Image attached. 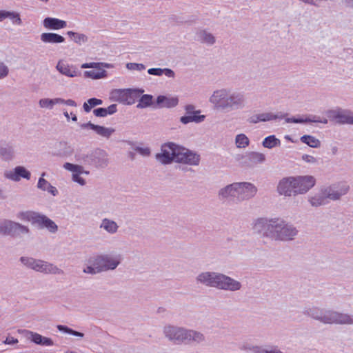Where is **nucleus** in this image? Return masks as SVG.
Wrapping results in <instances>:
<instances>
[{
  "mask_svg": "<svg viewBox=\"0 0 353 353\" xmlns=\"http://www.w3.org/2000/svg\"><path fill=\"white\" fill-rule=\"evenodd\" d=\"M312 175H295L281 178L276 184L277 194L283 197H292L307 194L316 185Z\"/></svg>",
  "mask_w": 353,
  "mask_h": 353,
  "instance_id": "f257e3e1",
  "label": "nucleus"
},
{
  "mask_svg": "<svg viewBox=\"0 0 353 353\" xmlns=\"http://www.w3.org/2000/svg\"><path fill=\"white\" fill-rule=\"evenodd\" d=\"M209 102L217 110H232L245 107L246 99L242 92H234L228 88L214 90L209 97Z\"/></svg>",
  "mask_w": 353,
  "mask_h": 353,
  "instance_id": "f03ea898",
  "label": "nucleus"
},
{
  "mask_svg": "<svg viewBox=\"0 0 353 353\" xmlns=\"http://www.w3.org/2000/svg\"><path fill=\"white\" fill-rule=\"evenodd\" d=\"M196 281L197 283L206 287L214 288L225 291L235 292L240 290L242 288L240 281L217 272H201L196 276Z\"/></svg>",
  "mask_w": 353,
  "mask_h": 353,
  "instance_id": "7ed1b4c3",
  "label": "nucleus"
},
{
  "mask_svg": "<svg viewBox=\"0 0 353 353\" xmlns=\"http://www.w3.org/2000/svg\"><path fill=\"white\" fill-rule=\"evenodd\" d=\"M163 334L168 341L177 345L199 343L205 340L204 334L201 332L172 324L164 325Z\"/></svg>",
  "mask_w": 353,
  "mask_h": 353,
  "instance_id": "20e7f679",
  "label": "nucleus"
},
{
  "mask_svg": "<svg viewBox=\"0 0 353 353\" xmlns=\"http://www.w3.org/2000/svg\"><path fill=\"white\" fill-rule=\"evenodd\" d=\"M119 254H101L90 257L83 269L85 274H97L115 270L121 263Z\"/></svg>",
  "mask_w": 353,
  "mask_h": 353,
  "instance_id": "39448f33",
  "label": "nucleus"
},
{
  "mask_svg": "<svg viewBox=\"0 0 353 353\" xmlns=\"http://www.w3.org/2000/svg\"><path fill=\"white\" fill-rule=\"evenodd\" d=\"M307 314L324 324L353 325V315L349 313L314 307L309 309Z\"/></svg>",
  "mask_w": 353,
  "mask_h": 353,
  "instance_id": "423d86ee",
  "label": "nucleus"
},
{
  "mask_svg": "<svg viewBox=\"0 0 353 353\" xmlns=\"http://www.w3.org/2000/svg\"><path fill=\"white\" fill-rule=\"evenodd\" d=\"M17 218L22 221L30 222L32 225L41 230H46L50 234H56L59 230L57 224L46 214L32 211H21Z\"/></svg>",
  "mask_w": 353,
  "mask_h": 353,
  "instance_id": "0eeeda50",
  "label": "nucleus"
},
{
  "mask_svg": "<svg viewBox=\"0 0 353 353\" xmlns=\"http://www.w3.org/2000/svg\"><path fill=\"white\" fill-rule=\"evenodd\" d=\"M299 234L297 228L292 223L280 217H274L271 239L279 241H291Z\"/></svg>",
  "mask_w": 353,
  "mask_h": 353,
  "instance_id": "6e6552de",
  "label": "nucleus"
},
{
  "mask_svg": "<svg viewBox=\"0 0 353 353\" xmlns=\"http://www.w3.org/2000/svg\"><path fill=\"white\" fill-rule=\"evenodd\" d=\"M20 261L26 268L42 274L60 275L63 273V271L57 265L44 260L21 256Z\"/></svg>",
  "mask_w": 353,
  "mask_h": 353,
  "instance_id": "1a4fd4ad",
  "label": "nucleus"
},
{
  "mask_svg": "<svg viewBox=\"0 0 353 353\" xmlns=\"http://www.w3.org/2000/svg\"><path fill=\"white\" fill-rule=\"evenodd\" d=\"M113 68L114 65L112 63L106 62H90L84 63L81 65V68L82 69H92L83 72V76L85 78L92 80H99L107 78L108 72L105 69H112Z\"/></svg>",
  "mask_w": 353,
  "mask_h": 353,
  "instance_id": "9d476101",
  "label": "nucleus"
},
{
  "mask_svg": "<svg viewBox=\"0 0 353 353\" xmlns=\"http://www.w3.org/2000/svg\"><path fill=\"white\" fill-rule=\"evenodd\" d=\"M76 160L96 168H105L109 163L108 153L101 149H97L86 154L76 155Z\"/></svg>",
  "mask_w": 353,
  "mask_h": 353,
  "instance_id": "9b49d317",
  "label": "nucleus"
},
{
  "mask_svg": "<svg viewBox=\"0 0 353 353\" xmlns=\"http://www.w3.org/2000/svg\"><path fill=\"white\" fill-rule=\"evenodd\" d=\"M179 145L172 142L163 144L160 152L155 155L157 161L163 165H168L172 162L176 163V154L179 152Z\"/></svg>",
  "mask_w": 353,
  "mask_h": 353,
  "instance_id": "f8f14e48",
  "label": "nucleus"
},
{
  "mask_svg": "<svg viewBox=\"0 0 353 353\" xmlns=\"http://www.w3.org/2000/svg\"><path fill=\"white\" fill-rule=\"evenodd\" d=\"M140 92L143 91L137 89H114L110 93V98L113 101L132 105Z\"/></svg>",
  "mask_w": 353,
  "mask_h": 353,
  "instance_id": "ddd939ff",
  "label": "nucleus"
},
{
  "mask_svg": "<svg viewBox=\"0 0 353 353\" xmlns=\"http://www.w3.org/2000/svg\"><path fill=\"white\" fill-rule=\"evenodd\" d=\"M236 201H244L254 198L258 192L257 187L248 181L234 182Z\"/></svg>",
  "mask_w": 353,
  "mask_h": 353,
  "instance_id": "4468645a",
  "label": "nucleus"
},
{
  "mask_svg": "<svg viewBox=\"0 0 353 353\" xmlns=\"http://www.w3.org/2000/svg\"><path fill=\"white\" fill-rule=\"evenodd\" d=\"M274 222V217H259L252 221V229L254 232L264 237L271 239Z\"/></svg>",
  "mask_w": 353,
  "mask_h": 353,
  "instance_id": "2eb2a0df",
  "label": "nucleus"
},
{
  "mask_svg": "<svg viewBox=\"0 0 353 353\" xmlns=\"http://www.w3.org/2000/svg\"><path fill=\"white\" fill-rule=\"evenodd\" d=\"M328 201H339L342 196L346 195L350 191V185L345 182H339L327 186H324Z\"/></svg>",
  "mask_w": 353,
  "mask_h": 353,
  "instance_id": "dca6fc26",
  "label": "nucleus"
},
{
  "mask_svg": "<svg viewBox=\"0 0 353 353\" xmlns=\"http://www.w3.org/2000/svg\"><path fill=\"white\" fill-rule=\"evenodd\" d=\"M30 229L28 227L21 225L19 223L3 220L0 221V234L3 235L17 236L21 234H28Z\"/></svg>",
  "mask_w": 353,
  "mask_h": 353,
  "instance_id": "f3484780",
  "label": "nucleus"
},
{
  "mask_svg": "<svg viewBox=\"0 0 353 353\" xmlns=\"http://www.w3.org/2000/svg\"><path fill=\"white\" fill-rule=\"evenodd\" d=\"M63 168L71 172V179L73 182L81 186L86 185V180L83 177V175H89L90 172L85 170L82 165L66 162L63 165Z\"/></svg>",
  "mask_w": 353,
  "mask_h": 353,
  "instance_id": "a211bd4d",
  "label": "nucleus"
},
{
  "mask_svg": "<svg viewBox=\"0 0 353 353\" xmlns=\"http://www.w3.org/2000/svg\"><path fill=\"white\" fill-rule=\"evenodd\" d=\"M176 163L191 166H196L200 163V155L188 149L179 146L176 154Z\"/></svg>",
  "mask_w": 353,
  "mask_h": 353,
  "instance_id": "6ab92c4d",
  "label": "nucleus"
},
{
  "mask_svg": "<svg viewBox=\"0 0 353 353\" xmlns=\"http://www.w3.org/2000/svg\"><path fill=\"white\" fill-rule=\"evenodd\" d=\"M326 115L330 119L341 124H353V112L341 108H334L326 111Z\"/></svg>",
  "mask_w": 353,
  "mask_h": 353,
  "instance_id": "aec40b11",
  "label": "nucleus"
},
{
  "mask_svg": "<svg viewBox=\"0 0 353 353\" xmlns=\"http://www.w3.org/2000/svg\"><path fill=\"white\" fill-rule=\"evenodd\" d=\"M4 176L8 180L18 182L21 179L29 180L31 177L30 172L24 166L18 165L12 170H8L4 172Z\"/></svg>",
  "mask_w": 353,
  "mask_h": 353,
  "instance_id": "412c9836",
  "label": "nucleus"
},
{
  "mask_svg": "<svg viewBox=\"0 0 353 353\" xmlns=\"http://www.w3.org/2000/svg\"><path fill=\"white\" fill-rule=\"evenodd\" d=\"M56 69L61 74L67 77L74 78L78 77L79 74L77 67L74 65L70 64L65 59L58 61Z\"/></svg>",
  "mask_w": 353,
  "mask_h": 353,
  "instance_id": "4be33fe9",
  "label": "nucleus"
},
{
  "mask_svg": "<svg viewBox=\"0 0 353 353\" xmlns=\"http://www.w3.org/2000/svg\"><path fill=\"white\" fill-rule=\"evenodd\" d=\"M217 196L219 200L224 202L236 201L234 182L221 188L218 191Z\"/></svg>",
  "mask_w": 353,
  "mask_h": 353,
  "instance_id": "5701e85b",
  "label": "nucleus"
},
{
  "mask_svg": "<svg viewBox=\"0 0 353 353\" xmlns=\"http://www.w3.org/2000/svg\"><path fill=\"white\" fill-rule=\"evenodd\" d=\"M82 129H90L93 130L97 134L105 139H109L112 134L115 132L112 128H106L102 125H95L91 122L83 123L80 125Z\"/></svg>",
  "mask_w": 353,
  "mask_h": 353,
  "instance_id": "b1692460",
  "label": "nucleus"
},
{
  "mask_svg": "<svg viewBox=\"0 0 353 353\" xmlns=\"http://www.w3.org/2000/svg\"><path fill=\"white\" fill-rule=\"evenodd\" d=\"M307 201L312 207H319L329 203L323 187L317 192L312 193L307 196Z\"/></svg>",
  "mask_w": 353,
  "mask_h": 353,
  "instance_id": "393cba45",
  "label": "nucleus"
},
{
  "mask_svg": "<svg viewBox=\"0 0 353 353\" xmlns=\"http://www.w3.org/2000/svg\"><path fill=\"white\" fill-rule=\"evenodd\" d=\"M43 28L46 30H59L67 27V22L54 17H46L42 21Z\"/></svg>",
  "mask_w": 353,
  "mask_h": 353,
  "instance_id": "a878e982",
  "label": "nucleus"
},
{
  "mask_svg": "<svg viewBox=\"0 0 353 353\" xmlns=\"http://www.w3.org/2000/svg\"><path fill=\"white\" fill-rule=\"evenodd\" d=\"M101 230L105 232L110 235L117 234L119 229V223L114 220L110 218H103L99 224Z\"/></svg>",
  "mask_w": 353,
  "mask_h": 353,
  "instance_id": "bb28decb",
  "label": "nucleus"
},
{
  "mask_svg": "<svg viewBox=\"0 0 353 353\" xmlns=\"http://www.w3.org/2000/svg\"><path fill=\"white\" fill-rule=\"evenodd\" d=\"M157 105L159 108H172L176 107L179 103V99L177 97H166L164 95H159L157 97Z\"/></svg>",
  "mask_w": 353,
  "mask_h": 353,
  "instance_id": "cd10ccee",
  "label": "nucleus"
},
{
  "mask_svg": "<svg viewBox=\"0 0 353 353\" xmlns=\"http://www.w3.org/2000/svg\"><path fill=\"white\" fill-rule=\"evenodd\" d=\"M46 172H42L39 177L37 187L42 191H46L52 196H57L59 194L58 190L56 187L52 185L46 179H45Z\"/></svg>",
  "mask_w": 353,
  "mask_h": 353,
  "instance_id": "c85d7f7f",
  "label": "nucleus"
},
{
  "mask_svg": "<svg viewBox=\"0 0 353 353\" xmlns=\"http://www.w3.org/2000/svg\"><path fill=\"white\" fill-rule=\"evenodd\" d=\"M40 39L43 43L57 44L65 42L63 36L54 32H43L41 34Z\"/></svg>",
  "mask_w": 353,
  "mask_h": 353,
  "instance_id": "c756f323",
  "label": "nucleus"
},
{
  "mask_svg": "<svg viewBox=\"0 0 353 353\" xmlns=\"http://www.w3.org/2000/svg\"><path fill=\"white\" fill-rule=\"evenodd\" d=\"M201 111L197 110L196 112L192 114H188L180 118V121L184 124H188L190 123H200L205 121V115L201 114Z\"/></svg>",
  "mask_w": 353,
  "mask_h": 353,
  "instance_id": "7c9ffc66",
  "label": "nucleus"
},
{
  "mask_svg": "<svg viewBox=\"0 0 353 353\" xmlns=\"http://www.w3.org/2000/svg\"><path fill=\"white\" fill-rule=\"evenodd\" d=\"M248 350L251 353H283L276 345H255Z\"/></svg>",
  "mask_w": 353,
  "mask_h": 353,
  "instance_id": "2f4dec72",
  "label": "nucleus"
},
{
  "mask_svg": "<svg viewBox=\"0 0 353 353\" xmlns=\"http://www.w3.org/2000/svg\"><path fill=\"white\" fill-rule=\"evenodd\" d=\"M16 157L15 150L11 145H0V158L5 161H11Z\"/></svg>",
  "mask_w": 353,
  "mask_h": 353,
  "instance_id": "473e14b6",
  "label": "nucleus"
},
{
  "mask_svg": "<svg viewBox=\"0 0 353 353\" xmlns=\"http://www.w3.org/2000/svg\"><path fill=\"white\" fill-rule=\"evenodd\" d=\"M198 39L207 45L212 46L215 43V37L206 30H200L196 32Z\"/></svg>",
  "mask_w": 353,
  "mask_h": 353,
  "instance_id": "72a5a7b5",
  "label": "nucleus"
},
{
  "mask_svg": "<svg viewBox=\"0 0 353 353\" xmlns=\"http://www.w3.org/2000/svg\"><path fill=\"white\" fill-rule=\"evenodd\" d=\"M60 97L42 98L39 101V106L41 109L52 110L56 105H60Z\"/></svg>",
  "mask_w": 353,
  "mask_h": 353,
  "instance_id": "f704fd0d",
  "label": "nucleus"
},
{
  "mask_svg": "<svg viewBox=\"0 0 353 353\" xmlns=\"http://www.w3.org/2000/svg\"><path fill=\"white\" fill-rule=\"evenodd\" d=\"M148 73L150 75L161 77L162 75H165L168 78H174L175 73L170 68H153L148 70Z\"/></svg>",
  "mask_w": 353,
  "mask_h": 353,
  "instance_id": "c9c22d12",
  "label": "nucleus"
},
{
  "mask_svg": "<svg viewBox=\"0 0 353 353\" xmlns=\"http://www.w3.org/2000/svg\"><path fill=\"white\" fill-rule=\"evenodd\" d=\"M250 139L243 133L238 134L234 138V144L236 148L245 150L250 145Z\"/></svg>",
  "mask_w": 353,
  "mask_h": 353,
  "instance_id": "e433bc0d",
  "label": "nucleus"
},
{
  "mask_svg": "<svg viewBox=\"0 0 353 353\" xmlns=\"http://www.w3.org/2000/svg\"><path fill=\"white\" fill-rule=\"evenodd\" d=\"M247 156L250 163L253 165L261 164L266 161L265 155L259 152H250L247 154Z\"/></svg>",
  "mask_w": 353,
  "mask_h": 353,
  "instance_id": "4c0bfd02",
  "label": "nucleus"
},
{
  "mask_svg": "<svg viewBox=\"0 0 353 353\" xmlns=\"http://www.w3.org/2000/svg\"><path fill=\"white\" fill-rule=\"evenodd\" d=\"M262 145L265 148L272 149L281 145V141L276 138L275 135H270L266 137L262 141Z\"/></svg>",
  "mask_w": 353,
  "mask_h": 353,
  "instance_id": "58836bf2",
  "label": "nucleus"
},
{
  "mask_svg": "<svg viewBox=\"0 0 353 353\" xmlns=\"http://www.w3.org/2000/svg\"><path fill=\"white\" fill-rule=\"evenodd\" d=\"M300 140L303 143L312 148H319L321 146L320 140L312 135H303L301 137Z\"/></svg>",
  "mask_w": 353,
  "mask_h": 353,
  "instance_id": "ea45409f",
  "label": "nucleus"
},
{
  "mask_svg": "<svg viewBox=\"0 0 353 353\" xmlns=\"http://www.w3.org/2000/svg\"><path fill=\"white\" fill-rule=\"evenodd\" d=\"M103 101L97 98H91L83 103V108L85 112H90L92 108L101 105Z\"/></svg>",
  "mask_w": 353,
  "mask_h": 353,
  "instance_id": "a19ab883",
  "label": "nucleus"
},
{
  "mask_svg": "<svg viewBox=\"0 0 353 353\" xmlns=\"http://www.w3.org/2000/svg\"><path fill=\"white\" fill-rule=\"evenodd\" d=\"M152 96L150 95V94H143L141 97L137 107L138 108H141V109L145 108L150 106L152 105Z\"/></svg>",
  "mask_w": 353,
  "mask_h": 353,
  "instance_id": "79ce46f5",
  "label": "nucleus"
},
{
  "mask_svg": "<svg viewBox=\"0 0 353 353\" xmlns=\"http://www.w3.org/2000/svg\"><path fill=\"white\" fill-rule=\"evenodd\" d=\"M57 327L59 331L65 333V334L73 335L74 336L82 338L84 336V334L83 333L73 330L71 328H70L65 325H58L57 326Z\"/></svg>",
  "mask_w": 353,
  "mask_h": 353,
  "instance_id": "37998d69",
  "label": "nucleus"
},
{
  "mask_svg": "<svg viewBox=\"0 0 353 353\" xmlns=\"http://www.w3.org/2000/svg\"><path fill=\"white\" fill-rule=\"evenodd\" d=\"M9 18L13 23L17 25L21 24V19L20 18L19 14L15 12H10L6 11L5 12V19Z\"/></svg>",
  "mask_w": 353,
  "mask_h": 353,
  "instance_id": "c03bdc74",
  "label": "nucleus"
},
{
  "mask_svg": "<svg viewBox=\"0 0 353 353\" xmlns=\"http://www.w3.org/2000/svg\"><path fill=\"white\" fill-rule=\"evenodd\" d=\"M307 123H319L327 124L328 121L325 117H321L316 115H305Z\"/></svg>",
  "mask_w": 353,
  "mask_h": 353,
  "instance_id": "a18cd8bd",
  "label": "nucleus"
},
{
  "mask_svg": "<svg viewBox=\"0 0 353 353\" xmlns=\"http://www.w3.org/2000/svg\"><path fill=\"white\" fill-rule=\"evenodd\" d=\"M259 117L260 122L270 121L272 120H276L279 118L277 115L274 114L272 112L259 113Z\"/></svg>",
  "mask_w": 353,
  "mask_h": 353,
  "instance_id": "49530a36",
  "label": "nucleus"
},
{
  "mask_svg": "<svg viewBox=\"0 0 353 353\" xmlns=\"http://www.w3.org/2000/svg\"><path fill=\"white\" fill-rule=\"evenodd\" d=\"M42 336V335L38 333L33 332L32 331H26V337L35 344L39 345Z\"/></svg>",
  "mask_w": 353,
  "mask_h": 353,
  "instance_id": "de8ad7c7",
  "label": "nucleus"
},
{
  "mask_svg": "<svg viewBox=\"0 0 353 353\" xmlns=\"http://www.w3.org/2000/svg\"><path fill=\"white\" fill-rule=\"evenodd\" d=\"M125 66L128 70H132V71L141 72V71L145 70V65L143 63H128Z\"/></svg>",
  "mask_w": 353,
  "mask_h": 353,
  "instance_id": "09e8293b",
  "label": "nucleus"
},
{
  "mask_svg": "<svg viewBox=\"0 0 353 353\" xmlns=\"http://www.w3.org/2000/svg\"><path fill=\"white\" fill-rule=\"evenodd\" d=\"M63 114L65 117L67 122L72 121V122H77V114L74 112H68L65 109H63Z\"/></svg>",
  "mask_w": 353,
  "mask_h": 353,
  "instance_id": "8fccbe9b",
  "label": "nucleus"
},
{
  "mask_svg": "<svg viewBox=\"0 0 353 353\" xmlns=\"http://www.w3.org/2000/svg\"><path fill=\"white\" fill-rule=\"evenodd\" d=\"M88 40V37L85 34L78 32L76 34L75 37L73 38L74 42L79 45H81L83 43H86Z\"/></svg>",
  "mask_w": 353,
  "mask_h": 353,
  "instance_id": "3c124183",
  "label": "nucleus"
},
{
  "mask_svg": "<svg viewBox=\"0 0 353 353\" xmlns=\"http://www.w3.org/2000/svg\"><path fill=\"white\" fill-rule=\"evenodd\" d=\"M287 123H307L305 116H299L298 117H290L286 119Z\"/></svg>",
  "mask_w": 353,
  "mask_h": 353,
  "instance_id": "603ef678",
  "label": "nucleus"
},
{
  "mask_svg": "<svg viewBox=\"0 0 353 353\" xmlns=\"http://www.w3.org/2000/svg\"><path fill=\"white\" fill-rule=\"evenodd\" d=\"M301 159L304 162L310 163V164H316L318 162V160L316 157H314L312 155L306 154L302 155Z\"/></svg>",
  "mask_w": 353,
  "mask_h": 353,
  "instance_id": "864d4df0",
  "label": "nucleus"
},
{
  "mask_svg": "<svg viewBox=\"0 0 353 353\" xmlns=\"http://www.w3.org/2000/svg\"><path fill=\"white\" fill-rule=\"evenodd\" d=\"M9 73L8 67L2 61H0V79L6 77Z\"/></svg>",
  "mask_w": 353,
  "mask_h": 353,
  "instance_id": "5fc2aeb1",
  "label": "nucleus"
},
{
  "mask_svg": "<svg viewBox=\"0 0 353 353\" xmlns=\"http://www.w3.org/2000/svg\"><path fill=\"white\" fill-rule=\"evenodd\" d=\"M134 150L143 157H148L150 154V149L148 147H136Z\"/></svg>",
  "mask_w": 353,
  "mask_h": 353,
  "instance_id": "6e6d98bb",
  "label": "nucleus"
},
{
  "mask_svg": "<svg viewBox=\"0 0 353 353\" xmlns=\"http://www.w3.org/2000/svg\"><path fill=\"white\" fill-rule=\"evenodd\" d=\"M93 114L97 117H105L108 116L107 111L105 108H99L93 110Z\"/></svg>",
  "mask_w": 353,
  "mask_h": 353,
  "instance_id": "4d7b16f0",
  "label": "nucleus"
},
{
  "mask_svg": "<svg viewBox=\"0 0 353 353\" xmlns=\"http://www.w3.org/2000/svg\"><path fill=\"white\" fill-rule=\"evenodd\" d=\"M39 345L43 346H52L54 345V342L50 338L42 336Z\"/></svg>",
  "mask_w": 353,
  "mask_h": 353,
  "instance_id": "13d9d810",
  "label": "nucleus"
},
{
  "mask_svg": "<svg viewBox=\"0 0 353 353\" xmlns=\"http://www.w3.org/2000/svg\"><path fill=\"white\" fill-rule=\"evenodd\" d=\"M60 100L61 101H60V105H66L68 106H71V107H77V106L76 101H74L73 99H66L65 100V99L60 97Z\"/></svg>",
  "mask_w": 353,
  "mask_h": 353,
  "instance_id": "bf43d9fd",
  "label": "nucleus"
},
{
  "mask_svg": "<svg viewBox=\"0 0 353 353\" xmlns=\"http://www.w3.org/2000/svg\"><path fill=\"white\" fill-rule=\"evenodd\" d=\"M108 115H112L117 111V107L116 104H112L105 108Z\"/></svg>",
  "mask_w": 353,
  "mask_h": 353,
  "instance_id": "052dcab7",
  "label": "nucleus"
},
{
  "mask_svg": "<svg viewBox=\"0 0 353 353\" xmlns=\"http://www.w3.org/2000/svg\"><path fill=\"white\" fill-rule=\"evenodd\" d=\"M18 343V340L12 336H8L3 341L4 344L6 345H14Z\"/></svg>",
  "mask_w": 353,
  "mask_h": 353,
  "instance_id": "680f3d73",
  "label": "nucleus"
},
{
  "mask_svg": "<svg viewBox=\"0 0 353 353\" xmlns=\"http://www.w3.org/2000/svg\"><path fill=\"white\" fill-rule=\"evenodd\" d=\"M185 110L186 114H188L194 113L197 110H195V107L193 105L189 104L185 106Z\"/></svg>",
  "mask_w": 353,
  "mask_h": 353,
  "instance_id": "e2e57ef3",
  "label": "nucleus"
},
{
  "mask_svg": "<svg viewBox=\"0 0 353 353\" xmlns=\"http://www.w3.org/2000/svg\"><path fill=\"white\" fill-rule=\"evenodd\" d=\"M248 121L250 123H259L260 121H259V114H254V115L251 116L248 119Z\"/></svg>",
  "mask_w": 353,
  "mask_h": 353,
  "instance_id": "0e129e2a",
  "label": "nucleus"
},
{
  "mask_svg": "<svg viewBox=\"0 0 353 353\" xmlns=\"http://www.w3.org/2000/svg\"><path fill=\"white\" fill-rule=\"evenodd\" d=\"M5 10H0V21L5 19Z\"/></svg>",
  "mask_w": 353,
  "mask_h": 353,
  "instance_id": "69168bd1",
  "label": "nucleus"
},
{
  "mask_svg": "<svg viewBox=\"0 0 353 353\" xmlns=\"http://www.w3.org/2000/svg\"><path fill=\"white\" fill-rule=\"evenodd\" d=\"M77 32H73V31H68V32H67V34H68L70 37H71V38H72V39H73V38H74V37H75V35H76V34H77Z\"/></svg>",
  "mask_w": 353,
  "mask_h": 353,
  "instance_id": "338daca9",
  "label": "nucleus"
},
{
  "mask_svg": "<svg viewBox=\"0 0 353 353\" xmlns=\"http://www.w3.org/2000/svg\"><path fill=\"white\" fill-rule=\"evenodd\" d=\"M344 1L347 5L353 6V0H344Z\"/></svg>",
  "mask_w": 353,
  "mask_h": 353,
  "instance_id": "774afa93",
  "label": "nucleus"
}]
</instances>
